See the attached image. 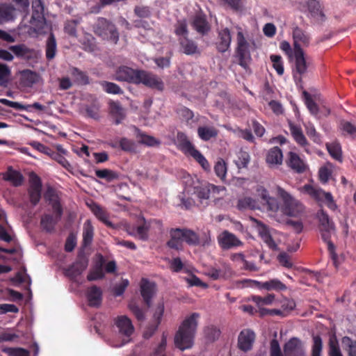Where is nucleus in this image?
Returning <instances> with one entry per match:
<instances>
[{
    "label": "nucleus",
    "instance_id": "nucleus-16",
    "mask_svg": "<svg viewBox=\"0 0 356 356\" xmlns=\"http://www.w3.org/2000/svg\"><path fill=\"white\" fill-rule=\"evenodd\" d=\"M102 290L100 287L92 285L86 290V298L88 305L92 307H99L102 302Z\"/></svg>",
    "mask_w": 356,
    "mask_h": 356
},
{
    "label": "nucleus",
    "instance_id": "nucleus-56",
    "mask_svg": "<svg viewBox=\"0 0 356 356\" xmlns=\"http://www.w3.org/2000/svg\"><path fill=\"white\" fill-rule=\"evenodd\" d=\"M327 151L336 160H341V151L339 143H332L326 145Z\"/></svg>",
    "mask_w": 356,
    "mask_h": 356
},
{
    "label": "nucleus",
    "instance_id": "nucleus-1",
    "mask_svg": "<svg viewBox=\"0 0 356 356\" xmlns=\"http://www.w3.org/2000/svg\"><path fill=\"white\" fill-rule=\"evenodd\" d=\"M114 79L135 85L143 84L159 91H163L164 89L163 81L156 74L143 70L133 69L126 65H121L116 68Z\"/></svg>",
    "mask_w": 356,
    "mask_h": 356
},
{
    "label": "nucleus",
    "instance_id": "nucleus-44",
    "mask_svg": "<svg viewBox=\"0 0 356 356\" xmlns=\"http://www.w3.org/2000/svg\"><path fill=\"white\" fill-rule=\"evenodd\" d=\"M163 312H164L163 303L158 304V305L156 306V308L154 311V315H153L154 323V325H152L149 327V329L152 331V333L149 334V336H151L152 334L157 330L159 325L161 323V321L162 316L163 315Z\"/></svg>",
    "mask_w": 356,
    "mask_h": 356
},
{
    "label": "nucleus",
    "instance_id": "nucleus-25",
    "mask_svg": "<svg viewBox=\"0 0 356 356\" xmlns=\"http://www.w3.org/2000/svg\"><path fill=\"white\" fill-rule=\"evenodd\" d=\"M181 51L186 55H193L199 53L197 43L187 37H181L178 38Z\"/></svg>",
    "mask_w": 356,
    "mask_h": 356
},
{
    "label": "nucleus",
    "instance_id": "nucleus-10",
    "mask_svg": "<svg viewBox=\"0 0 356 356\" xmlns=\"http://www.w3.org/2000/svg\"><path fill=\"white\" fill-rule=\"evenodd\" d=\"M42 181L39 176L32 173L30 176V187L28 189V195L31 204L36 206L41 199Z\"/></svg>",
    "mask_w": 356,
    "mask_h": 356
},
{
    "label": "nucleus",
    "instance_id": "nucleus-26",
    "mask_svg": "<svg viewBox=\"0 0 356 356\" xmlns=\"http://www.w3.org/2000/svg\"><path fill=\"white\" fill-rule=\"evenodd\" d=\"M266 161L271 168L281 165L283 161L282 150L278 147L270 149L267 152Z\"/></svg>",
    "mask_w": 356,
    "mask_h": 356
},
{
    "label": "nucleus",
    "instance_id": "nucleus-8",
    "mask_svg": "<svg viewBox=\"0 0 356 356\" xmlns=\"http://www.w3.org/2000/svg\"><path fill=\"white\" fill-rule=\"evenodd\" d=\"M35 30L40 33L45 25L44 6L41 0H33L32 15L30 21Z\"/></svg>",
    "mask_w": 356,
    "mask_h": 356
},
{
    "label": "nucleus",
    "instance_id": "nucleus-32",
    "mask_svg": "<svg viewBox=\"0 0 356 356\" xmlns=\"http://www.w3.org/2000/svg\"><path fill=\"white\" fill-rule=\"evenodd\" d=\"M57 52V43L54 34L50 33L45 46V56L48 60L54 59Z\"/></svg>",
    "mask_w": 356,
    "mask_h": 356
},
{
    "label": "nucleus",
    "instance_id": "nucleus-61",
    "mask_svg": "<svg viewBox=\"0 0 356 356\" xmlns=\"http://www.w3.org/2000/svg\"><path fill=\"white\" fill-rule=\"evenodd\" d=\"M204 334L208 341H214L220 337V331L216 327L211 326L204 330Z\"/></svg>",
    "mask_w": 356,
    "mask_h": 356
},
{
    "label": "nucleus",
    "instance_id": "nucleus-58",
    "mask_svg": "<svg viewBox=\"0 0 356 356\" xmlns=\"http://www.w3.org/2000/svg\"><path fill=\"white\" fill-rule=\"evenodd\" d=\"M329 356H343L338 341L335 337L329 341Z\"/></svg>",
    "mask_w": 356,
    "mask_h": 356
},
{
    "label": "nucleus",
    "instance_id": "nucleus-34",
    "mask_svg": "<svg viewBox=\"0 0 356 356\" xmlns=\"http://www.w3.org/2000/svg\"><path fill=\"white\" fill-rule=\"evenodd\" d=\"M136 138L138 140V143L140 144L145 145L149 147L158 146L161 144V142L152 136H149L142 132L139 129L135 127Z\"/></svg>",
    "mask_w": 356,
    "mask_h": 356
},
{
    "label": "nucleus",
    "instance_id": "nucleus-52",
    "mask_svg": "<svg viewBox=\"0 0 356 356\" xmlns=\"http://www.w3.org/2000/svg\"><path fill=\"white\" fill-rule=\"evenodd\" d=\"M216 175L221 179L224 180L227 174V166L225 161L222 159H219L214 166Z\"/></svg>",
    "mask_w": 356,
    "mask_h": 356
},
{
    "label": "nucleus",
    "instance_id": "nucleus-5",
    "mask_svg": "<svg viewBox=\"0 0 356 356\" xmlns=\"http://www.w3.org/2000/svg\"><path fill=\"white\" fill-rule=\"evenodd\" d=\"M276 195L283 202V213L289 216H298L304 211L303 205L280 186H276Z\"/></svg>",
    "mask_w": 356,
    "mask_h": 356
},
{
    "label": "nucleus",
    "instance_id": "nucleus-27",
    "mask_svg": "<svg viewBox=\"0 0 356 356\" xmlns=\"http://www.w3.org/2000/svg\"><path fill=\"white\" fill-rule=\"evenodd\" d=\"M307 11L311 17L316 21H323L325 15L322 12L318 0H309L306 3Z\"/></svg>",
    "mask_w": 356,
    "mask_h": 356
},
{
    "label": "nucleus",
    "instance_id": "nucleus-6",
    "mask_svg": "<svg viewBox=\"0 0 356 356\" xmlns=\"http://www.w3.org/2000/svg\"><path fill=\"white\" fill-rule=\"evenodd\" d=\"M301 191L318 202L325 204L331 210H335L337 208L333 196L330 192H325L321 188L311 184L304 185Z\"/></svg>",
    "mask_w": 356,
    "mask_h": 356
},
{
    "label": "nucleus",
    "instance_id": "nucleus-13",
    "mask_svg": "<svg viewBox=\"0 0 356 356\" xmlns=\"http://www.w3.org/2000/svg\"><path fill=\"white\" fill-rule=\"evenodd\" d=\"M293 58L295 60V70L296 72L293 77L296 80H301V76L307 72V67H309V62L307 61L303 50L294 51V56Z\"/></svg>",
    "mask_w": 356,
    "mask_h": 356
},
{
    "label": "nucleus",
    "instance_id": "nucleus-46",
    "mask_svg": "<svg viewBox=\"0 0 356 356\" xmlns=\"http://www.w3.org/2000/svg\"><path fill=\"white\" fill-rule=\"evenodd\" d=\"M100 85L104 90L108 94L122 95L123 94L122 89L116 83L103 81L100 82Z\"/></svg>",
    "mask_w": 356,
    "mask_h": 356
},
{
    "label": "nucleus",
    "instance_id": "nucleus-35",
    "mask_svg": "<svg viewBox=\"0 0 356 356\" xmlns=\"http://www.w3.org/2000/svg\"><path fill=\"white\" fill-rule=\"evenodd\" d=\"M238 47L236 51V58L241 66L245 67V37L241 31L237 35Z\"/></svg>",
    "mask_w": 356,
    "mask_h": 356
},
{
    "label": "nucleus",
    "instance_id": "nucleus-40",
    "mask_svg": "<svg viewBox=\"0 0 356 356\" xmlns=\"http://www.w3.org/2000/svg\"><path fill=\"white\" fill-rule=\"evenodd\" d=\"M79 42L86 51L92 52L96 49L95 38L90 33H85Z\"/></svg>",
    "mask_w": 356,
    "mask_h": 356
},
{
    "label": "nucleus",
    "instance_id": "nucleus-59",
    "mask_svg": "<svg viewBox=\"0 0 356 356\" xmlns=\"http://www.w3.org/2000/svg\"><path fill=\"white\" fill-rule=\"evenodd\" d=\"M343 349L350 355L353 351L356 350V341L348 337H343L341 339Z\"/></svg>",
    "mask_w": 356,
    "mask_h": 356
},
{
    "label": "nucleus",
    "instance_id": "nucleus-18",
    "mask_svg": "<svg viewBox=\"0 0 356 356\" xmlns=\"http://www.w3.org/2000/svg\"><path fill=\"white\" fill-rule=\"evenodd\" d=\"M218 241L220 246L225 250L230 249L242 244L234 234L228 231L222 232L218 237Z\"/></svg>",
    "mask_w": 356,
    "mask_h": 356
},
{
    "label": "nucleus",
    "instance_id": "nucleus-36",
    "mask_svg": "<svg viewBox=\"0 0 356 356\" xmlns=\"http://www.w3.org/2000/svg\"><path fill=\"white\" fill-rule=\"evenodd\" d=\"M59 221L60 220L51 214H44L41 217L40 225L47 232H51Z\"/></svg>",
    "mask_w": 356,
    "mask_h": 356
},
{
    "label": "nucleus",
    "instance_id": "nucleus-20",
    "mask_svg": "<svg viewBox=\"0 0 356 356\" xmlns=\"http://www.w3.org/2000/svg\"><path fill=\"white\" fill-rule=\"evenodd\" d=\"M0 103L2 104H4L6 106H10L11 108H13L17 111H31V108H35L38 111H44L45 107L44 106L40 104L38 102H35L33 104H22L19 102H12L10 100H8L7 99L1 98L0 99Z\"/></svg>",
    "mask_w": 356,
    "mask_h": 356
},
{
    "label": "nucleus",
    "instance_id": "nucleus-28",
    "mask_svg": "<svg viewBox=\"0 0 356 356\" xmlns=\"http://www.w3.org/2000/svg\"><path fill=\"white\" fill-rule=\"evenodd\" d=\"M192 26L201 35L207 34L210 30V26L204 15H196L193 18Z\"/></svg>",
    "mask_w": 356,
    "mask_h": 356
},
{
    "label": "nucleus",
    "instance_id": "nucleus-54",
    "mask_svg": "<svg viewBox=\"0 0 356 356\" xmlns=\"http://www.w3.org/2000/svg\"><path fill=\"white\" fill-rule=\"evenodd\" d=\"M303 96L305 98V103L309 109V112L314 115H316L318 112V108L317 104L313 101L311 95L306 91L303 92Z\"/></svg>",
    "mask_w": 356,
    "mask_h": 356
},
{
    "label": "nucleus",
    "instance_id": "nucleus-24",
    "mask_svg": "<svg viewBox=\"0 0 356 356\" xmlns=\"http://www.w3.org/2000/svg\"><path fill=\"white\" fill-rule=\"evenodd\" d=\"M170 238L166 243L167 246L176 250H181L182 248L183 242V234L181 233V229H171L170 231Z\"/></svg>",
    "mask_w": 356,
    "mask_h": 356
},
{
    "label": "nucleus",
    "instance_id": "nucleus-55",
    "mask_svg": "<svg viewBox=\"0 0 356 356\" xmlns=\"http://www.w3.org/2000/svg\"><path fill=\"white\" fill-rule=\"evenodd\" d=\"M307 135L316 143H321V138L319 134L316 132V129L313 124L311 122L305 123V124Z\"/></svg>",
    "mask_w": 356,
    "mask_h": 356
},
{
    "label": "nucleus",
    "instance_id": "nucleus-15",
    "mask_svg": "<svg viewBox=\"0 0 356 356\" xmlns=\"http://www.w3.org/2000/svg\"><path fill=\"white\" fill-rule=\"evenodd\" d=\"M284 356H306L302 341L296 337L291 339L284 347Z\"/></svg>",
    "mask_w": 356,
    "mask_h": 356
},
{
    "label": "nucleus",
    "instance_id": "nucleus-22",
    "mask_svg": "<svg viewBox=\"0 0 356 356\" xmlns=\"http://www.w3.org/2000/svg\"><path fill=\"white\" fill-rule=\"evenodd\" d=\"M177 140L178 149L185 154L191 156L193 151L197 150L184 133L179 131L177 135Z\"/></svg>",
    "mask_w": 356,
    "mask_h": 356
},
{
    "label": "nucleus",
    "instance_id": "nucleus-31",
    "mask_svg": "<svg viewBox=\"0 0 356 356\" xmlns=\"http://www.w3.org/2000/svg\"><path fill=\"white\" fill-rule=\"evenodd\" d=\"M9 49L17 57L23 58L28 60L33 58L35 55V52L33 49L28 48L23 44L10 46Z\"/></svg>",
    "mask_w": 356,
    "mask_h": 356
},
{
    "label": "nucleus",
    "instance_id": "nucleus-62",
    "mask_svg": "<svg viewBox=\"0 0 356 356\" xmlns=\"http://www.w3.org/2000/svg\"><path fill=\"white\" fill-rule=\"evenodd\" d=\"M85 111L88 117L93 119H98L99 117V106L97 104L87 105Z\"/></svg>",
    "mask_w": 356,
    "mask_h": 356
},
{
    "label": "nucleus",
    "instance_id": "nucleus-17",
    "mask_svg": "<svg viewBox=\"0 0 356 356\" xmlns=\"http://www.w3.org/2000/svg\"><path fill=\"white\" fill-rule=\"evenodd\" d=\"M109 113L115 125L121 124L126 118V111L119 102L111 101L109 103Z\"/></svg>",
    "mask_w": 356,
    "mask_h": 356
},
{
    "label": "nucleus",
    "instance_id": "nucleus-64",
    "mask_svg": "<svg viewBox=\"0 0 356 356\" xmlns=\"http://www.w3.org/2000/svg\"><path fill=\"white\" fill-rule=\"evenodd\" d=\"M313 341L312 356H321L323 348L322 339L319 336H315L313 337Z\"/></svg>",
    "mask_w": 356,
    "mask_h": 356
},
{
    "label": "nucleus",
    "instance_id": "nucleus-14",
    "mask_svg": "<svg viewBox=\"0 0 356 356\" xmlns=\"http://www.w3.org/2000/svg\"><path fill=\"white\" fill-rule=\"evenodd\" d=\"M249 220L252 222V225L255 228L259 235L261 237L262 240L266 245L271 249L275 250L277 248L275 242L272 238L267 227L261 222L257 220L252 217L249 218Z\"/></svg>",
    "mask_w": 356,
    "mask_h": 356
},
{
    "label": "nucleus",
    "instance_id": "nucleus-53",
    "mask_svg": "<svg viewBox=\"0 0 356 356\" xmlns=\"http://www.w3.org/2000/svg\"><path fill=\"white\" fill-rule=\"evenodd\" d=\"M191 156L202 166V168L206 170H210L211 166L207 159L203 156V154L199 151H193V154Z\"/></svg>",
    "mask_w": 356,
    "mask_h": 356
},
{
    "label": "nucleus",
    "instance_id": "nucleus-60",
    "mask_svg": "<svg viewBox=\"0 0 356 356\" xmlns=\"http://www.w3.org/2000/svg\"><path fill=\"white\" fill-rule=\"evenodd\" d=\"M343 349L350 355L353 351L356 350V341L348 337H343L341 339Z\"/></svg>",
    "mask_w": 356,
    "mask_h": 356
},
{
    "label": "nucleus",
    "instance_id": "nucleus-12",
    "mask_svg": "<svg viewBox=\"0 0 356 356\" xmlns=\"http://www.w3.org/2000/svg\"><path fill=\"white\" fill-rule=\"evenodd\" d=\"M140 295L143 299L147 308L150 307L152 305V298L156 292V285L154 282L149 281L146 278H143L140 284Z\"/></svg>",
    "mask_w": 356,
    "mask_h": 356
},
{
    "label": "nucleus",
    "instance_id": "nucleus-38",
    "mask_svg": "<svg viewBox=\"0 0 356 356\" xmlns=\"http://www.w3.org/2000/svg\"><path fill=\"white\" fill-rule=\"evenodd\" d=\"M149 226L147 225L145 220L141 225L137 226L136 228L133 227L131 230H128L129 235L138 237L142 241H147L148 239Z\"/></svg>",
    "mask_w": 356,
    "mask_h": 356
},
{
    "label": "nucleus",
    "instance_id": "nucleus-30",
    "mask_svg": "<svg viewBox=\"0 0 356 356\" xmlns=\"http://www.w3.org/2000/svg\"><path fill=\"white\" fill-rule=\"evenodd\" d=\"M3 178L5 181L10 182L15 187L20 186L24 181V177L22 173L13 170L12 167L8 168V170L3 174Z\"/></svg>",
    "mask_w": 356,
    "mask_h": 356
},
{
    "label": "nucleus",
    "instance_id": "nucleus-9",
    "mask_svg": "<svg viewBox=\"0 0 356 356\" xmlns=\"http://www.w3.org/2000/svg\"><path fill=\"white\" fill-rule=\"evenodd\" d=\"M257 195L262 200L263 204L266 207L269 216L275 218V215L280 209L278 200L269 195L268 191L261 186H258L256 189Z\"/></svg>",
    "mask_w": 356,
    "mask_h": 356
},
{
    "label": "nucleus",
    "instance_id": "nucleus-50",
    "mask_svg": "<svg viewBox=\"0 0 356 356\" xmlns=\"http://www.w3.org/2000/svg\"><path fill=\"white\" fill-rule=\"evenodd\" d=\"M129 308L138 321H144L145 319V312L143 311L135 302H131L129 304Z\"/></svg>",
    "mask_w": 356,
    "mask_h": 356
},
{
    "label": "nucleus",
    "instance_id": "nucleus-45",
    "mask_svg": "<svg viewBox=\"0 0 356 356\" xmlns=\"http://www.w3.org/2000/svg\"><path fill=\"white\" fill-rule=\"evenodd\" d=\"M174 32L175 35L179 37H187L188 36V29L187 22L185 19H179L174 25Z\"/></svg>",
    "mask_w": 356,
    "mask_h": 356
},
{
    "label": "nucleus",
    "instance_id": "nucleus-63",
    "mask_svg": "<svg viewBox=\"0 0 356 356\" xmlns=\"http://www.w3.org/2000/svg\"><path fill=\"white\" fill-rule=\"evenodd\" d=\"M44 197L45 200L48 202L49 204L59 201L56 190L51 186L47 188Z\"/></svg>",
    "mask_w": 356,
    "mask_h": 356
},
{
    "label": "nucleus",
    "instance_id": "nucleus-29",
    "mask_svg": "<svg viewBox=\"0 0 356 356\" xmlns=\"http://www.w3.org/2000/svg\"><path fill=\"white\" fill-rule=\"evenodd\" d=\"M288 165L298 173L303 172L307 168L305 162L294 152H290L288 154Z\"/></svg>",
    "mask_w": 356,
    "mask_h": 356
},
{
    "label": "nucleus",
    "instance_id": "nucleus-43",
    "mask_svg": "<svg viewBox=\"0 0 356 356\" xmlns=\"http://www.w3.org/2000/svg\"><path fill=\"white\" fill-rule=\"evenodd\" d=\"M183 234V241H185L190 245H197L199 244L200 238L198 235L193 231L188 229H181Z\"/></svg>",
    "mask_w": 356,
    "mask_h": 356
},
{
    "label": "nucleus",
    "instance_id": "nucleus-2",
    "mask_svg": "<svg viewBox=\"0 0 356 356\" xmlns=\"http://www.w3.org/2000/svg\"><path fill=\"white\" fill-rule=\"evenodd\" d=\"M200 315L194 312L181 323L175 336V345L181 350L192 348Z\"/></svg>",
    "mask_w": 356,
    "mask_h": 356
},
{
    "label": "nucleus",
    "instance_id": "nucleus-47",
    "mask_svg": "<svg viewBox=\"0 0 356 356\" xmlns=\"http://www.w3.org/2000/svg\"><path fill=\"white\" fill-rule=\"evenodd\" d=\"M95 175L98 178L104 179L108 182L118 179L119 177L118 174L116 172L106 168L96 170Z\"/></svg>",
    "mask_w": 356,
    "mask_h": 356
},
{
    "label": "nucleus",
    "instance_id": "nucleus-39",
    "mask_svg": "<svg viewBox=\"0 0 356 356\" xmlns=\"http://www.w3.org/2000/svg\"><path fill=\"white\" fill-rule=\"evenodd\" d=\"M94 227L90 220H87L83 224V243L85 246L90 245L93 239Z\"/></svg>",
    "mask_w": 356,
    "mask_h": 356
},
{
    "label": "nucleus",
    "instance_id": "nucleus-37",
    "mask_svg": "<svg viewBox=\"0 0 356 356\" xmlns=\"http://www.w3.org/2000/svg\"><path fill=\"white\" fill-rule=\"evenodd\" d=\"M71 75L74 79V83L77 85L86 86L90 83V78L87 73L76 67L72 68Z\"/></svg>",
    "mask_w": 356,
    "mask_h": 356
},
{
    "label": "nucleus",
    "instance_id": "nucleus-11",
    "mask_svg": "<svg viewBox=\"0 0 356 356\" xmlns=\"http://www.w3.org/2000/svg\"><path fill=\"white\" fill-rule=\"evenodd\" d=\"M293 46L294 51L303 50L302 47H307L310 42L309 35L298 26L292 28Z\"/></svg>",
    "mask_w": 356,
    "mask_h": 356
},
{
    "label": "nucleus",
    "instance_id": "nucleus-42",
    "mask_svg": "<svg viewBox=\"0 0 356 356\" xmlns=\"http://www.w3.org/2000/svg\"><path fill=\"white\" fill-rule=\"evenodd\" d=\"M261 288L267 291H284L286 286L278 279H272L269 281L262 282Z\"/></svg>",
    "mask_w": 356,
    "mask_h": 356
},
{
    "label": "nucleus",
    "instance_id": "nucleus-7",
    "mask_svg": "<svg viewBox=\"0 0 356 356\" xmlns=\"http://www.w3.org/2000/svg\"><path fill=\"white\" fill-rule=\"evenodd\" d=\"M220 191V187L209 183H203L198 180L193 182V193L196 195L201 203H203L204 200H209L211 193H218Z\"/></svg>",
    "mask_w": 356,
    "mask_h": 356
},
{
    "label": "nucleus",
    "instance_id": "nucleus-23",
    "mask_svg": "<svg viewBox=\"0 0 356 356\" xmlns=\"http://www.w3.org/2000/svg\"><path fill=\"white\" fill-rule=\"evenodd\" d=\"M115 325L120 333L127 337H129L132 334L134 330L131 320L126 316L118 317L115 321Z\"/></svg>",
    "mask_w": 356,
    "mask_h": 356
},
{
    "label": "nucleus",
    "instance_id": "nucleus-19",
    "mask_svg": "<svg viewBox=\"0 0 356 356\" xmlns=\"http://www.w3.org/2000/svg\"><path fill=\"white\" fill-rule=\"evenodd\" d=\"M231 34L227 28L218 31V38L216 42V49L219 52L224 53L228 50L231 43Z\"/></svg>",
    "mask_w": 356,
    "mask_h": 356
},
{
    "label": "nucleus",
    "instance_id": "nucleus-57",
    "mask_svg": "<svg viewBox=\"0 0 356 356\" xmlns=\"http://www.w3.org/2000/svg\"><path fill=\"white\" fill-rule=\"evenodd\" d=\"M270 58L277 73L279 75H282L284 74V65L282 57L280 55H271Z\"/></svg>",
    "mask_w": 356,
    "mask_h": 356
},
{
    "label": "nucleus",
    "instance_id": "nucleus-33",
    "mask_svg": "<svg viewBox=\"0 0 356 356\" xmlns=\"http://www.w3.org/2000/svg\"><path fill=\"white\" fill-rule=\"evenodd\" d=\"M290 131L296 143H298L302 147H304L306 152H309V150L307 149L309 143L305 136H304L302 129L299 127L291 124Z\"/></svg>",
    "mask_w": 356,
    "mask_h": 356
},
{
    "label": "nucleus",
    "instance_id": "nucleus-21",
    "mask_svg": "<svg viewBox=\"0 0 356 356\" xmlns=\"http://www.w3.org/2000/svg\"><path fill=\"white\" fill-rule=\"evenodd\" d=\"M87 266L88 262L86 261H76L65 270V275L70 280H74L78 276L82 274Z\"/></svg>",
    "mask_w": 356,
    "mask_h": 356
},
{
    "label": "nucleus",
    "instance_id": "nucleus-3",
    "mask_svg": "<svg viewBox=\"0 0 356 356\" xmlns=\"http://www.w3.org/2000/svg\"><path fill=\"white\" fill-rule=\"evenodd\" d=\"M319 222V230L323 240L327 243L330 257L334 265L337 267V254L334 253V244L330 241V238L335 234V227L329 216L323 211L320 210L316 214Z\"/></svg>",
    "mask_w": 356,
    "mask_h": 356
},
{
    "label": "nucleus",
    "instance_id": "nucleus-4",
    "mask_svg": "<svg viewBox=\"0 0 356 356\" xmlns=\"http://www.w3.org/2000/svg\"><path fill=\"white\" fill-rule=\"evenodd\" d=\"M92 31L102 40L114 44L119 41L120 34L116 26L106 18L98 17L92 25Z\"/></svg>",
    "mask_w": 356,
    "mask_h": 356
},
{
    "label": "nucleus",
    "instance_id": "nucleus-49",
    "mask_svg": "<svg viewBox=\"0 0 356 356\" xmlns=\"http://www.w3.org/2000/svg\"><path fill=\"white\" fill-rule=\"evenodd\" d=\"M119 147L124 152H135L136 144L132 140L122 137L119 140Z\"/></svg>",
    "mask_w": 356,
    "mask_h": 356
},
{
    "label": "nucleus",
    "instance_id": "nucleus-48",
    "mask_svg": "<svg viewBox=\"0 0 356 356\" xmlns=\"http://www.w3.org/2000/svg\"><path fill=\"white\" fill-rule=\"evenodd\" d=\"M333 170V165L330 163H327L319 169L318 175L321 181L325 184L328 181Z\"/></svg>",
    "mask_w": 356,
    "mask_h": 356
},
{
    "label": "nucleus",
    "instance_id": "nucleus-41",
    "mask_svg": "<svg viewBox=\"0 0 356 356\" xmlns=\"http://www.w3.org/2000/svg\"><path fill=\"white\" fill-rule=\"evenodd\" d=\"M197 134L202 140L207 141L215 138L218 135V131L214 127H200L197 129Z\"/></svg>",
    "mask_w": 356,
    "mask_h": 356
},
{
    "label": "nucleus",
    "instance_id": "nucleus-51",
    "mask_svg": "<svg viewBox=\"0 0 356 356\" xmlns=\"http://www.w3.org/2000/svg\"><path fill=\"white\" fill-rule=\"evenodd\" d=\"M2 351L8 356H30V352L23 348H4Z\"/></svg>",
    "mask_w": 356,
    "mask_h": 356
}]
</instances>
